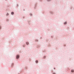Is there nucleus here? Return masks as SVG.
<instances>
[{
    "mask_svg": "<svg viewBox=\"0 0 74 74\" xmlns=\"http://www.w3.org/2000/svg\"><path fill=\"white\" fill-rule=\"evenodd\" d=\"M14 12H12L11 13V14L12 15H14Z\"/></svg>",
    "mask_w": 74,
    "mask_h": 74,
    "instance_id": "f03ea898",
    "label": "nucleus"
},
{
    "mask_svg": "<svg viewBox=\"0 0 74 74\" xmlns=\"http://www.w3.org/2000/svg\"><path fill=\"white\" fill-rule=\"evenodd\" d=\"M19 58V55H17L16 57V58L17 59H18V58Z\"/></svg>",
    "mask_w": 74,
    "mask_h": 74,
    "instance_id": "f257e3e1",
    "label": "nucleus"
},
{
    "mask_svg": "<svg viewBox=\"0 0 74 74\" xmlns=\"http://www.w3.org/2000/svg\"><path fill=\"white\" fill-rule=\"evenodd\" d=\"M53 74H55V73H54Z\"/></svg>",
    "mask_w": 74,
    "mask_h": 74,
    "instance_id": "9b49d317",
    "label": "nucleus"
},
{
    "mask_svg": "<svg viewBox=\"0 0 74 74\" xmlns=\"http://www.w3.org/2000/svg\"><path fill=\"white\" fill-rule=\"evenodd\" d=\"M55 69H56L55 68H54V70Z\"/></svg>",
    "mask_w": 74,
    "mask_h": 74,
    "instance_id": "1a4fd4ad",
    "label": "nucleus"
},
{
    "mask_svg": "<svg viewBox=\"0 0 74 74\" xmlns=\"http://www.w3.org/2000/svg\"><path fill=\"white\" fill-rule=\"evenodd\" d=\"M7 15H8V13H7Z\"/></svg>",
    "mask_w": 74,
    "mask_h": 74,
    "instance_id": "0eeeda50",
    "label": "nucleus"
},
{
    "mask_svg": "<svg viewBox=\"0 0 74 74\" xmlns=\"http://www.w3.org/2000/svg\"><path fill=\"white\" fill-rule=\"evenodd\" d=\"M66 23H67V22H65L64 23V25H66Z\"/></svg>",
    "mask_w": 74,
    "mask_h": 74,
    "instance_id": "20e7f679",
    "label": "nucleus"
},
{
    "mask_svg": "<svg viewBox=\"0 0 74 74\" xmlns=\"http://www.w3.org/2000/svg\"><path fill=\"white\" fill-rule=\"evenodd\" d=\"M71 72H72V73L73 72H74V70H71Z\"/></svg>",
    "mask_w": 74,
    "mask_h": 74,
    "instance_id": "39448f33",
    "label": "nucleus"
},
{
    "mask_svg": "<svg viewBox=\"0 0 74 74\" xmlns=\"http://www.w3.org/2000/svg\"><path fill=\"white\" fill-rule=\"evenodd\" d=\"M51 0H47L48 1H50Z\"/></svg>",
    "mask_w": 74,
    "mask_h": 74,
    "instance_id": "6e6552de",
    "label": "nucleus"
},
{
    "mask_svg": "<svg viewBox=\"0 0 74 74\" xmlns=\"http://www.w3.org/2000/svg\"><path fill=\"white\" fill-rule=\"evenodd\" d=\"M30 15H32V14H30Z\"/></svg>",
    "mask_w": 74,
    "mask_h": 74,
    "instance_id": "9d476101",
    "label": "nucleus"
},
{
    "mask_svg": "<svg viewBox=\"0 0 74 74\" xmlns=\"http://www.w3.org/2000/svg\"><path fill=\"white\" fill-rule=\"evenodd\" d=\"M26 44L27 45H28V44H29V42H27Z\"/></svg>",
    "mask_w": 74,
    "mask_h": 74,
    "instance_id": "7ed1b4c3",
    "label": "nucleus"
},
{
    "mask_svg": "<svg viewBox=\"0 0 74 74\" xmlns=\"http://www.w3.org/2000/svg\"><path fill=\"white\" fill-rule=\"evenodd\" d=\"M36 63H38V61H36Z\"/></svg>",
    "mask_w": 74,
    "mask_h": 74,
    "instance_id": "423d86ee",
    "label": "nucleus"
}]
</instances>
